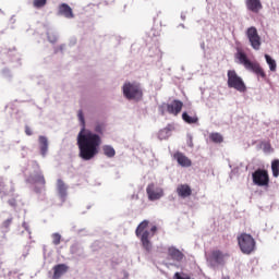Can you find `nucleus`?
Wrapping results in <instances>:
<instances>
[{
  "label": "nucleus",
  "instance_id": "1",
  "mask_svg": "<svg viewBox=\"0 0 279 279\" xmlns=\"http://www.w3.org/2000/svg\"><path fill=\"white\" fill-rule=\"evenodd\" d=\"M94 131L96 133L83 126L77 135L78 156L82 160H93L99 154V147H101L99 134H104V124L97 123Z\"/></svg>",
  "mask_w": 279,
  "mask_h": 279
},
{
  "label": "nucleus",
  "instance_id": "2",
  "mask_svg": "<svg viewBox=\"0 0 279 279\" xmlns=\"http://www.w3.org/2000/svg\"><path fill=\"white\" fill-rule=\"evenodd\" d=\"M147 228H149V221L148 220L142 221L137 226L135 230V234L141 240L142 247H144V250L147 252H151V241L149 239H151V236H154V234L158 232V227L153 226L150 228V232L147 230Z\"/></svg>",
  "mask_w": 279,
  "mask_h": 279
},
{
  "label": "nucleus",
  "instance_id": "3",
  "mask_svg": "<svg viewBox=\"0 0 279 279\" xmlns=\"http://www.w3.org/2000/svg\"><path fill=\"white\" fill-rule=\"evenodd\" d=\"M235 58L236 60H239L240 64H243L246 71H252L253 73H255V75H257V77H262V80H265L267 77V74L265 73L263 66H260V63L250 61L245 52L238 51Z\"/></svg>",
  "mask_w": 279,
  "mask_h": 279
},
{
  "label": "nucleus",
  "instance_id": "4",
  "mask_svg": "<svg viewBox=\"0 0 279 279\" xmlns=\"http://www.w3.org/2000/svg\"><path fill=\"white\" fill-rule=\"evenodd\" d=\"M122 90L126 99L133 101H141L143 99V89L138 83H124Z\"/></svg>",
  "mask_w": 279,
  "mask_h": 279
},
{
  "label": "nucleus",
  "instance_id": "5",
  "mask_svg": "<svg viewBox=\"0 0 279 279\" xmlns=\"http://www.w3.org/2000/svg\"><path fill=\"white\" fill-rule=\"evenodd\" d=\"M227 77L228 88H234V90H238V93H245L247 90L245 82H243V78L236 74L235 70H229Z\"/></svg>",
  "mask_w": 279,
  "mask_h": 279
},
{
  "label": "nucleus",
  "instance_id": "6",
  "mask_svg": "<svg viewBox=\"0 0 279 279\" xmlns=\"http://www.w3.org/2000/svg\"><path fill=\"white\" fill-rule=\"evenodd\" d=\"M238 245L242 254H252L256 250V240L251 234L242 233L238 236Z\"/></svg>",
  "mask_w": 279,
  "mask_h": 279
},
{
  "label": "nucleus",
  "instance_id": "7",
  "mask_svg": "<svg viewBox=\"0 0 279 279\" xmlns=\"http://www.w3.org/2000/svg\"><path fill=\"white\" fill-rule=\"evenodd\" d=\"M228 258H230V253H223L221 250H213L207 256V260L213 267L226 265Z\"/></svg>",
  "mask_w": 279,
  "mask_h": 279
},
{
  "label": "nucleus",
  "instance_id": "8",
  "mask_svg": "<svg viewBox=\"0 0 279 279\" xmlns=\"http://www.w3.org/2000/svg\"><path fill=\"white\" fill-rule=\"evenodd\" d=\"M253 182L256 186H269V172L265 169H257L252 174Z\"/></svg>",
  "mask_w": 279,
  "mask_h": 279
},
{
  "label": "nucleus",
  "instance_id": "9",
  "mask_svg": "<svg viewBox=\"0 0 279 279\" xmlns=\"http://www.w3.org/2000/svg\"><path fill=\"white\" fill-rule=\"evenodd\" d=\"M146 193L149 202H156L165 197V190H162V187H156V184L154 183L147 185Z\"/></svg>",
  "mask_w": 279,
  "mask_h": 279
},
{
  "label": "nucleus",
  "instance_id": "10",
  "mask_svg": "<svg viewBox=\"0 0 279 279\" xmlns=\"http://www.w3.org/2000/svg\"><path fill=\"white\" fill-rule=\"evenodd\" d=\"M246 36L248 38V41L251 43V47H253L256 51L260 49V35H258V31L256 27L251 26L246 31Z\"/></svg>",
  "mask_w": 279,
  "mask_h": 279
},
{
  "label": "nucleus",
  "instance_id": "11",
  "mask_svg": "<svg viewBox=\"0 0 279 279\" xmlns=\"http://www.w3.org/2000/svg\"><path fill=\"white\" fill-rule=\"evenodd\" d=\"M167 112L169 114H173V117H178L180 112H182V108H184V102L181 100L174 99L172 102L166 105Z\"/></svg>",
  "mask_w": 279,
  "mask_h": 279
},
{
  "label": "nucleus",
  "instance_id": "12",
  "mask_svg": "<svg viewBox=\"0 0 279 279\" xmlns=\"http://www.w3.org/2000/svg\"><path fill=\"white\" fill-rule=\"evenodd\" d=\"M177 195L182 199H186V197L193 195V190L189 184H179L177 187Z\"/></svg>",
  "mask_w": 279,
  "mask_h": 279
},
{
  "label": "nucleus",
  "instance_id": "13",
  "mask_svg": "<svg viewBox=\"0 0 279 279\" xmlns=\"http://www.w3.org/2000/svg\"><path fill=\"white\" fill-rule=\"evenodd\" d=\"M246 8L250 12L258 14L263 10V2L260 0H246Z\"/></svg>",
  "mask_w": 279,
  "mask_h": 279
},
{
  "label": "nucleus",
  "instance_id": "14",
  "mask_svg": "<svg viewBox=\"0 0 279 279\" xmlns=\"http://www.w3.org/2000/svg\"><path fill=\"white\" fill-rule=\"evenodd\" d=\"M173 158L181 167H191V165H193L189 157H186V155H184L183 153H174Z\"/></svg>",
  "mask_w": 279,
  "mask_h": 279
},
{
  "label": "nucleus",
  "instance_id": "15",
  "mask_svg": "<svg viewBox=\"0 0 279 279\" xmlns=\"http://www.w3.org/2000/svg\"><path fill=\"white\" fill-rule=\"evenodd\" d=\"M53 276L52 279H60L66 271H69V266L66 264H58L53 266Z\"/></svg>",
  "mask_w": 279,
  "mask_h": 279
},
{
  "label": "nucleus",
  "instance_id": "16",
  "mask_svg": "<svg viewBox=\"0 0 279 279\" xmlns=\"http://www.w3.org/2000/svg\"><path fill=\"white\" fill-rule=\"evenodd\" d=\"M168 255L170 258H172V260H175L177 263H181V260L184 259V253L173 246L168 248Z\"/></svg>",
  "mask_w": 279,
  "mask_h": 279
},
{
  "label": "nucleus",
  "instance_id": "17",
  "mask_svg": "<svg viewBox=\"0 0 279 279\" xmlns=\"http://www.w3.org/2000/svg\"><path fill=\"white\" fill-rule=\"evenodd\" d=\"M68 189H69V186H66V183H64V181L62 179L57 180V191H58L59 197H61V199H66Z\"/></svg>",
  "mask_w": 279,
  "mask_h": 279
},
{
  "label": "nucleus",
  "instance_id": "18",
  "mask_svg": "<svg viewBox=\"0 0 279 279\" xmlns=\"http://www.w3.org/2000/svg\"><path fill=\"white\" fill-rule=\"evenodd\" d=\"M28 182H31V184H41V186H45V184H47L43 172H37L35 175H31L28 178Z\"/></svg>",
  "mask_w": 279,
  "mask_h": 279
},
{
  "label": "nucleus",
  "instance_id": "19",
  "mask_svg": "<svg viewBox=\"0 0 279 279\" xmlns=\"http://www.w3.org/2000/svg\"><path fill=\"white\" fill-rule=\"evenodd\" d=\"M59 12L60 14H63L65 19H73V9H71V7L66 3H62L59 7Z\"/></svg>",
  "mask_w": 279,
  "mask_h": 279
},
{
  "label": "nucleus",
  "instance_id": "20",
  "mask_svg": "<svg viewBox=\"0 0 279 279\" xmlns=\"http://www.w3.org/2000/svg\"><path fill=\"white\" fill-rule=\"evenodd\" d=\"M39 145L41 156H47V151L49 149V141L45 136H39Z\"/></svg>",
  "mask_w": 279,
  "mask_h": 279
},
{
  "label": "nucleus",
  "instance_id": "21",
  "mask_svg": "<svg viewBox=\"0 0 279 279\" xmlns=\"http://www.w3.org/2000/svg\"><path fill=\"white\" fill-rule=\"evenodd\" d=\"M171 132H173V125L168 124L166 128L159 131L160 138H169L171 136Z\"/></svg>",
  "mask_w": 279,
  "mask_h": 279
},
{
  "label": "nucleus",
  "instance_id": "22",
  "mask_svg": "<svg viewBox=\"0 0 279 279\" xmlns=\"http://www.w3.org/2000/svg\"><path fill=\"white\" fill-rule=\"evenodd\" d=\"M182 119L185 123H189L190 125L194 124V123H199V118H197V116H189L187 112H183L182 113Z\"/></svg>",
  "mask_w": 279,
  "mask_h": 279
},
{
  "label": "nucleus",
  "instance_id": "23",
  "mask_svg": "<svg viewBox=\"0 0 279 279\" xmlns=\"http://www.w3.org/2000/svg\"><path fill=\"white\" fill-rule=\"evenodd\" d=\"M102 151H104L105 156H107V158H114V156H117V151L110 145H105L102 147Z\"/></svg>",
  "mask_w": 279,
  "mask_h": 279
},
{
  "label": "nucleus",
  "instance_id": "24",
  "mask_svg": "<svg viewBox=\"0 0 279 279\" xmlns=\"http://www.w3.org/2000/svg\"><path fill=\"white\" fill-rule=\"evenodd\" d=\"M271 171H272L274 178H278L279 177V159H275L271 162Z\"/></svg>",
  "mask_w": 279,
  "mask_h": 279
},
{
  "label": "nucleus",
  "instance_id": "25",
  "mask_svg": "<svg viewBox=\"0 0 279 279\" xmlns=\"http://www.w3.org/2000/svg\"><path fill=\"white\" fill-rule=\"evenodd\" d=\"M265 58H266L267 64L269 65L270 71H276L277 69L276 60L271 59L269 54H265Z\"/></svg>",
  "mask_w": 279,
  "mask_h": 279
},
{
  "label": "nucleus",
  "instance_id": "26",
  "mask_svg": "<svg viewBox=\"0 0 279 279\" xmlns=\"http://www.w3.org/2000/svg\"><path fill=\"white\" fill-rule=\"evenodd\" d=\"M209 138L213 143H223V136L219 133H211Z\"/></svg>",
  "mask_w": 279,
  "mask_h": 279
},
{
  "label": "nucleus",
  "instance_id": "27",
  "mask_svg": "<svg viewBox=\"0 0 279 279\" xmlns=\"http://www.w3.org/2000/svg\"><path fill=\"white\" fill-rule=\"evenodd\" d=\"M34 8L40 9L47 5V0H33Z\"/></svg>",
  "mask_w": 279,
  "mask_h": 279
},
{
  "label": "nucleus",
  "instance_id": "28",
  "mask_svg": "<svg viewBox=\"0 0 279 279\" xmlns=\"http://www.w3.org/2000/svg\"><path fill=\"white\" fill-rule=\"evenodd\" d=\"M52 243L53 245H60L61 241H62V235H60V233H52Z\"/></svg>",
  "mask_w": 279,
  "mask_h": 279
},
{
  "label": "nucleus",
  "instance_id": "29",
  "mask_svg": "<svg viewBox=\"0 0 279 279\" xmlns=\"http://www.w3.org/2000/svg\"><path fill=\"white\" fill-rule=\"evenodd\" d=\"M5 180L0 177V195H5Z\"/></svg>",
  "mask_w": 279,
  "mask_h": 279
},
{
  "label": "nucleus",
  "instance_id": "30",
  "mask_svg": "<svg viewBox=\"0 0 279 279\" xmlns=\"http://www.w3.org/2000/svg\"><path fill=\"white\" fill-rule=\"evenodd\" d=\"M13 218H9L2 222V228L4 230H10V227L12 226Z\"/></svg>",
  "mask_w": 279,
  "mask_h": 279
},
{
  "label": "nucleus",
  "instance_id": "31",
  "mask_svg": "<svg viewBox=\"0 0 279 279\" xmlns=\"http://www.w3.org/2000/svg\"><path fill=\"white\" fill-rule=\"evenodd\" d=\"M173 279H191V276L184 272H175Z\"/></svg>",
  "mask_w": 279,
  "mask_h": 279
},
{
  "label": "nucleus",
  "instance_id": "32",
  "mask_svg": "<svg viewBox=\"0 0 279 279\" xmlns=\"http://www.w3.org/2000/svg\"><path fill=\"white\" fill-rule=\"evenodd\" d=\"M8 204L12 206L13 208H16V198H11L8 201Z\"/></svg>",
  "mask_w": 279,
  "mask_h": 279
},
{
  "label": "nucleus",
  "instance_id": "33",
  "mask_svg": "<svg viewBox=\"0 0 279 279\" xmlns=\"http://www.w3.org/2000/svg\"><path fill=\"white\" fill-rule=\"evenodd\" d=\"M25 134L27 135V136H32V129L29 128V126H25Z\"/></svg>",
  "mask_w": 279,
  "mask_h": 279
},
{
  "label": "nucleus",
  "instance_id": "34",
  "mask_svg": "<svg viewBox=\"0 0 279 279\" xmlns=\"http://www.w3.org/2000/svg\"><path fill=\"white\" fill-rule=\"evenodd\" d=\"M78 117H80V119H81V121H82V123L84 125V116H82V111L78 112Z\"/></svg>",
  "mask_w": 279,
  "mask_h": 279
},
{
  "label": "nucleus",
  "instance_id": "35",
  "mask_svg": "<svg viewBox=\"0 0 279 279\" xmlns=\"http://www.w3.org/2000/svg\"><path fill=\"white\" fill-rule=\"evenodd\" d=\"M222 279H230V277H228V276L227 277H222Z\"/></svg>",
  "mask_w": 279,
  "mask_h": 279
}]
</instances>
